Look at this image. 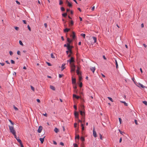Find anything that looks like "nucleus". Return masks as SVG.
Instances as JSON below:
<instances>
[{
    "instance_id": "obj_1",
    "label": "nucleus",
    "mask_w": 147,
    "mask_h": 147,
    "mask_svg": "<svg viewBox=\"0 0 147 147\" xmlns=\"http://www.w3.org/2000/svg\"><path fill=\"white\" fill-rule=\"evenodd\" d=\"M9 129L10 131L13 134L14 136V137L16 138V132L15 129H14V127L13 126H9Z\"/></svg>"
},
{
    "instance_id": "obj_2",
    "label": "nucleus",
    "mask_w": 147,
    "mask_h": 147,
    "mask_svg": "<svg viewBox=\"0 0 147 147\" xmlns=\"http://www.w3.org/2000/svg\"><path fill=\"white\" fill-rule=\"evenodd\" d=\"M67 61L69 63L70 65L74 64V63H73L75 62L74 59L73 57H71L70 59L68 60Z\"/></svg>"
},
{
    "instance_id": "obj_3",
    "label": "nucleus",
    "mask_w": 147,
    "mask_h": 147,
    "mask_svg": "<svg viewBox=\"0 0 147 147\" xmlns=\"http://www.w3.org/2000/svg\"><path fill=\"white\" fill-rule=\"evenodd\" d=\"M71 68V72H75V70L76 66L74 64H72L71 65H70Z\"/></svg>"
},
{
    "instance_id": "obj_4",
    "label": "nucleus",
    "mask_w": 147,
    "mask_h": 147,
    "mask_svg": "<svg viewBox=\"0 0 147 147\" xmlns=\"http://www.w3.org/2000/svg\"><path fill=\"white\" fill-rule=\"evenodd\" d=\"M136 85L138 87L142 88H145L146 87L141 83H135Z\"/></svg>"
},
{
    "instance_id": "obj_5",
    "label": "nucleus",
    "mask_w": 147,
    "mask_h": 147,
    "mask_svg": "<svg viewBox=\"0 0 147 147\" xmlns=\"http://www.w3.org/2000/svg\"><path fill=\"white\" fill-rule=\"evenodd\" d=\"M72 35H70V37H72V39L74 40L76 38L75 33L74 32L72 31Z\"/></svg>"
},
{
    "instance_id": "obj_6",
    "label": "nucleus",
    "mask_w": 147,
    "mask_h": 147,
    "mask_svg": "<svg viewBox=\"0 0 147 147\" xmlns=\"http://www.w3.org/2000/svg\"><path fill=\"white\" fill-rule=\"evenodd\" d=\"M93 135L95 138H96L97 137L96 133L94 127L93 129Z\"/></svg>"
},
{
    "instance_id": "obj_7",
    "label": "nucleus",
    "mask_w": 147,
    "mask_h": 147,
    "mask_svg": "<svg viewBox=\"0 0 147 147\" xmlns=\"http://www.w3.org/2000/svg\"><path fill=\"white\" fill-rule=\"evenodd\" d=\"M42 129V127L41 126H39L38 130V132L39 133H40L41 132Z\"/></svg>"
},
{
    "instance_id": "obj_8",
    "label": "nucleus",
    "mask_w": 147,
    "mask_h": 147,
    "mask_svg": "<svg viewBox=\"0 0 147 147\" xmlns=\"http://www.w3.org/2000/svg\"><path fill=\"white\" fill-rule=\"evenodd\" d=\"M67 49L68 51L71 50V48L70 47V45H69V43H67Z\"/></svg>"
},
{
    "instance_id": "obj_9",
    "label": "nucleus",
    "mask_w": 147,
    "mask_h": 147,
    "mask_svg": "<svg viewBox=\"0 0 147 147\" xmlns=\"http://www.w3.org/2000/svg\"><path fill=\"white\" fill-rule=\"evenodd\" d=\"M80 114L82 117H85V113L84 112L80 111Z\"/></svg>"
},
{
    "instance_id": "obj_10",
    "label": "nucleus",
    "mask_w": 147,
    "mask_h": 147,
    "mask_svg": "<svg viewBox=\"0 0 147 147\" xmlns=\"http://www.w3.org/2000/svg\"><path fill=\"white\" fill-rule=\"evenodd\" d=\"M70 30V29L65 28L63 30L64 32L65 33L67 32Z\"/></svg>"
},
{
    "instance_id": "obj_11",
    "label": "nucleus",
    "mask_w": 147,
    "mask_h": 147,
    "mask_svg": "<svg viewBox=\"0 0 147 147\" xmlns=\"http://www.w3.org/2000/svg\"><path fill=\"white\" fill-rule=\"evenodd\" d=\"M67 40L68 43H69L70 45V43L73 41V40H70L69 38H67Z\"/></svg>"
},
{
    "instance_id": "obj_12",
    "label": "nucleus",
    "mask_w": 147,
    "mask_h": 147,
    "mask_svg": "<svg viewBox=\"0 0 147 147\" xmlns=\"http://www.w3.org/2000/svg\"><path fill=\"white\" fill-rule=\"evenodd\" d=\"M79 83H82V82L81 81L82 80V77L81 76V75L79 76Z\"/></svg>"
},
{
    "instance_id": "obj_13",
    "label": "nucleus",
    "mask_w": 147,
    "mask_h": 147,
    "mask_svg": "<svg viewBox=\"0 0 147 147\" xmlns=\"http://www.w3.org/2000/svg\"><path fill=\"white\" fill-rule=\"evenodd\" d=\"M74 115L77 118H78V112H75L74 113Z\"/></svg>"
},
{
    "instance_id": "obj_14",
    "label": "nucleus",
    "mask_w": 147,
    "mask_h": 147,
    "mask_svg": "<svg viewBox=\"0 0 147 147\" xmlns=\"http://www.w3.org/2000/svg\"><path fill=\"white\" fill-rule=\"evenodd\" d=\"M90 70H91V71H92L93 73H94V71L95 70L96 68H95V67H91L90 68Z\"/></svg>"
},
{
    "instance_id": "obj_15",
    "label": "nucleus",
    "mask_w": 147,
    "mask_h": 147,
    "mask_svg": "<svg viewBox=\"0 0 147 147\" xmlns=\"http://www.w3.org/2000/svg\"><path fill=\"white\" fill-rule=\"evenodd\" d=\"M65 65V64H63L61 67V70H63L65 68V67H64V66Z\"/></svg>"
},
{
    "instance_id": "obj_16",
    "label": "nucleus",
    "mask_w": 147,
    "mask_h": 147,
    "mask_svg": "<svg viewBox=\"0 0 147 147\" xmlns=\"http://www.w3.org/2000/svg\"><path fill=\"white\" fill-rule=\"evenodd\" d=\"M74 23L73 21L71 20L70 21L69 25V26L71 25V26H73L74 25Z\"/></svg>"
},
{
    "instance_id": "obj_17",
    "label": "nucleus",
    "mask_w": 147,
    "mask_h": 147,
    "mask_svg": "<svg viewBox=\"0 0 147 147\" xmlns=\"http://www.w3.org/2000/svg\"><path fill=\"white\" fill-rule=\"evenodd\" d=\"M76 73L77 75H78L79 76L81 75V73L78 70H77Z\"/></svg>"
},
{
    "instance_id": "obj_18",
    "label": "nucleus",
    "mask_w": 147,
    "mask_h": 147,
    "mask_svg": "<svg viewBox=\"0 0 147 147\" xmlns=\"http://www.w3.org/2000/svg\"><path fill=\"white\" fill-rule=\"evenodd\" d=\"M72 83H76V79L75 78L72 77Z\"/></svg>"
},
{
    "instance_id": "obj_19",
    "label": "nucleus",
    "mask_w": 147,
    "mask_h": 147,
    "mask_svg": "<svg viewBox=\"0 0 147 147\" xmlns=\"http://www.w3.org/2000/svg\"><path fill=\"white\" fill-rule=\"evenodd\" d=\"M67 15V13H65L62 14V16L63 17L66 18Z\"/></svg>"
},
{
    "instance_id": "obj_20",
    "label": "nucleus",
    "mask_w": 147,
    "mask_h": 147,
    "mask_svg": "<svg viewBox=\"0 0 147 147\" xmlns=\"http://www.w3.org/2000/svg\"><path fill=\"white\" fill-rule=\"evenodd\" d=\"M45 137H44L43 138H40L39 139V140H40V141L41 143H42V144L43 143V142H44V138Z\"/></svg>"
},
{
    "instance_id": "obj_21",
    "label": "nucleus",
    "mask_w": 147,
    "mask_h": 147,
    "mask_svg": "<svg viewBox=\"0 0 147 147\" xmlns=\"http://www.w3.org/2000/svg\"><path fill=\"white\" fill-rule=\"evenodd\" d=\"M50 88L52 90H55V88L52 86H50Z\"/></svg>"
},
{
    "instance_id": "obj_22",
    "label": "nucleus",
    "mask_w": 147,
    "mask_h": 147,
    "mask_svg": "<svg viewBox=\"0 0 147 147\" xmlns=\"http://www.w3.org/2000/svg\"><path fill=\"white\" fill-rule=\"evenodd\" d=\"M115 64H116V68L117 69L118 68V65L117 61L116 59L115 60Z\"/></svg>"
},
{
    "instance_id": "obj_23",
    "label": "nucleus",
    "mask_w": 147,
    "mask_h": 147,
    "mask_svg": "<svg viewBox=\"0 0 147 147\" xmlns=\"http://www.w3.org/2000/svg\"><path fill=\"white\" fill-rule=\"evenodd\" d=\"M120 102L121 103H124V105L125 106H127L128 105L127 103H126L125 101H121Z\"/></svg>"
},
{
    "instance_id": "obj_24",
    "label": "nucleus",
    "mask_w": 147,
    "mask_h": 147,
    "mask_svg": "<svg viewBox=\"0 0 147 147\" xmlns=\"http://www.w3.org/2000/svg\"><path fill=\"white\" fill-rule=\"evenodd\" d=\"M54 131L56 133H57L59 131V130L58 129H57V128L55 127L54 130Z\"/></svg>"
},
{
    "instance_id": "obj_25",
    "label": "nucleus",
    "mask_w": 147,
    "mask_h": 147,
    "mask_svg": "<svg viewBox=\"0 0 147 147\" xmlns=\"http://www.w3.org/2000/svg\"><path fill=\"white\" fill-rule=\"evenodd\" d=\"M15 138L20 143H21L22 142L21 140L18 138H17L16 137Z\"/></svg>"
},
{
    "instance_id": "obj_26",
    "label": "nucleus",
    "mask_w": 147,
    "mask_h": 147,
    "mask_svg": "<svg viewBox=\"0 0 147 147\" xmlns=\"http://www.w3.org/2000/svg\"><path fill=\"white\" fill-rule=\"evenodd\" d=\"M73 96L74 97H75L77 99H79L80 98L79 96H77L76 95L74 94H73Z\"/></svg>"
},
{
    "instance_id": "obj_27",
    "label": "nucleus",
    "mask_w": 147,
    "mask_h": 147,
    "mask_svg": "<svg viewBox=\"0 0 147 147\" xmlns=\"http://www.w3.org/2000/svg\"><path fill=\"white\" fill-rule=\"evenodd\" d=\"M68 6L70 7H72V4L71 3H68Z\"/></svg>"
},
{
    "instance_id": "obj_28",
    "label": "nucleus",
    "mask_w": 147,
    "mask_h": 147,
    "mask_svg": "<svg viewBox=\"0 0 147 147\" xmlns=\"http://www.w3.org/2000/svg\"><path fill=\"white\" fill-rule=\"evenodd\" d=\"M93 38L94 40V43L96 42V38L95 37H93Z\"/></svg>"
},
{
    "instance_id": "obj_29",
    "label": "nucleus",
    "mask_w": 147,
    "mask_h": 147,
    "mask_svg": "<svg viewBox=\"0 0 147 147\" xmlns=\"http://www.w3.org/2000/svg\"><path fill=\"white\" fill-rule=\"evenodd\" d=\"M61 11H65V9L63 7H61Z\"/></svg>"
},
{
    "instance_id": "obj_30",
    "label": "nucleus",
    "mask_w": 147,
    "mask_h": 147,
    "mask_svg": "<svg viewBox=\"0 0 147 147\" xmlns=\"http://www.w3.org/2000/svg\"><path fill=\"white\" fill-rule=\"evenodd\" d=\"M63 1H62V0H59V5H61L63 3Z\"/></svg>"
},
{
    "instance_id": "obj_31",
    "label": "nucleus",
    "mask_w": 147,
    "mask_h": 147,
    "mask_svg": "<svg viewBox=\"0 0 147 147\" xmlns=\"http://www.w3.org/2000/svg\"><path fill=\"white\" fill-rule=\"evenodd\" d=\"M80 35L82 36L84 38H85L86 35L84 34H80Z\"/></svg>"
},
{
    "instance_id": "obj_32",
    "label": "nucleus",
    "mask_w": 147,
    "mask_h": 147,
    "mask_svg": "<svg viewBox=\"0 0 147 147\" xmlns=\"http://www.w3.org/2000/svg\"><path fill=\"white\" fill-rule=\"evenodd\" d=\"M19 43L20 45H21L23 46L24 45L22 41L20 40L19 41Z\"/></svg>"
},
{
    "instance_id": "obj_33",
    "label": "nucleus",
    "mask_w": 147,
    "mask_h": 147,
    "mask_svg": "<svg viewBox=\"0 0 147 147\" xmlns=\"http://www.w3.org/2000/svg\"><path fill=\"white\" fill-rule=\"evenodd\" d=\"M82 121L84 123L85 122V117H82Z\"/></svg>"
},
{
    "instance_id": "obj_34",
    "label": "nucleus",
    "mask_w": 147,
    "mask_h": 147,
    "mask_svg": "<svg viewBox=\"0 0 147 147\" xmlns=\"http://www.w3.org/2000/svg\"><path fill=\"white\" fill-rule=\"evenodd\" d=\"M108 98L110 100H111L112 102H113V99L112 98H111V97H108Z\"/></svg>"
},
{
    "instance_id": "obj_35",
    "label": "nucleus",
    "mask_w": 147,
    "mask_h": 147,
    "mask_svg": "<svg viewBox=\"0 0 147 147\" xmlns=\"http://www.w3.org/2000/svg\"><path fill=\"white\" fill-rule=\"evenodd\" d=\"M143 103L146 105H147V102L146 101H143Z\"/></svg>"
},
{
    "instance_id": "obj_36",
    "label": "nucleus",
    "mask_w": 147,
    "mask_h": 147,
    "mask_svg": "<svg viewBox=\"0 0 147 147\" xmlns=\"http://www.w3.org/2000/svg\"><path fill=\"white\" fill-rule=\"evenodd\" d=\"M51 57L52 58L55 59V58L53 53H51Z\"/></svg>"
},
{
    "instance_id": "obj_37",
    "label": "nucleus",
    "mask_w": 147,
    "mask_h": 147,
    "mask_svg": "<svg viewBox=\"0 0 147 147\" xmlns=\"http://www.w3.org/2000/svg\"><path fill=\"white\" fill-rule=\"evenodd\" d=\"M81 140L82 141H84L85 140V139L84 137H82L80 138Z\"/></svg>"
},
{
    "instance_id": "obj_38",
    "label": "nucleus",
    "mask_w": 147,
    "mask_h": 147,
    "mask_svg": "<svg viewBox=\"0 0 147 147\" xmlns=\"http://www.w3.org/2000/svg\"><path fill=\"white\" fill-rule=\"evenodd\" d=\"M13 108L14 109L16 110V111H18V109L15 106H13Z\"/></svg>"
},
{
    "instance_id": "obj_39",
    "label": "nucleus",
    "mask_w": 147,
    "mask_h": 147,
    "mask_svg": "<svg viewBox=\"0 0 147 147\" xmlns=\"http://www.w3.org/2000/svg\"><path fill=\"white\" fill-rule=\"evenodd\" d=\"M11 62L12 64H15V61H14L13 60H11Z\"/></svg>"
},
{
    "instance_id": "obj_40",
    "label": "nucleus",
    "mask_w": 147,
    "mask_h": 147,
    "mask_svg": "<svg viewBox=\"0 0 147 147\" xmlns=\"http://www.w3.org/2000/svg\"><path fill=\"white\" fill-rule=\"evenodd\" d=\"M46 63L49 66H51L52 65L50 63L47 62Z\"/></svg>"
},
{
    "instance_id": "obj_41",
    "label": "nucleus",
    "mask_w": 147,
    "mask_h": 147,
    "mask_svg": "<svg viewBox=\"0 0 147 147\" xmlns=\"http://www.w3.org/2000/svg\"><path fill=\"white\" fill-rule=\"evenodd\" d=\"M31 89L33 91H34V87H33L32 86H31Z\"/></svg>"
},
{
    "instance_id": "obj_42",
    "label": "nucleus",
    "mask_w": 147,
    "mask_h": 147,
    "mask_svg": "<svg viewBox=\"0 0 147 147\" xmlns=\"http://www.w3.org/2000/svg\"><path fill=\"white\" fill-rule=\"evenodd\" d=\"M119 131L120 133V134L122 135H123V134L125 133L124 132L121 131L120 129H119Z\"/></svg>"
},
{
    "instance_id": "obj_43",
    "label": "nucleus",
    "mask_w": 147,
    "mask_h": 147,
    "mask_svg": "<svg viewBox=\"0 0 147 147\" xmlns=\"http://www.w3.org/2000/svg\"><path fill=\"white\" fill-rule=\"evenodd\" d=\"M9 53L10 55L11 56V55H12L13 54V53L12 51H9Z\"/></svg>"
},
{
    "instance_id": "obj_44",
    "label": "nucleus",
    "mask_w": 147,
    "mask_h": 147,
    "mask_svg": "<svg viewBox=\"0 0 147 147\" xmlns=\"http://www.w3.org/2000/svg\"><path fill=\"white\" fill-rule=\"evenodd\" d=\"M27 27H28V29L30 31H31V28L30 27V26H29V25H28Z\"/></svg>"
},
{
    "instance_id": "obj_45",
    "label": "nucleus",
    "mask_w": 147,
    "mask_h": 147,
    "mask_svg": "<svg viewBox=\"0 0 147 147\" xmlns=\"http://www.w3.org/2000/svg\"><path fill=\"white\" fill-rule=\"evenodd\" d=\"M17 53L18 55H20V52L19 51H18L17 52Z\"/></svg>"
},
{
    "instance_id": "obj_46",
    "label": "nucleus",
    "mask_w": 147,
    "mask_h": 147,
    "mask_svg": "<svg viewBox=\"0 0 147 147\" xmlns=\"http://www.w3.org/2000/svg\"><path fill=\"white\" fill-rule=\"evenodd\" d=\"M15 29L17 30H18L19 29V28L18 27L16 26L15 27Z\"/></svg>"
},
{
    "instance_id": "obj_47",
    "label": "nucleus",
    "mask_w": 147,
    "mask_h": 147,
    "mask_svg": "<svg viewBox=\"0 0 147 147\" xmlns=\"http://www.w3.org/2000/svg\"><path fill=\"white\" fill-rule=\"evenodd\" d=\"M16 3L18 5H20V3L17 0H16Z\"/></svg>"
},
{
    "instance_id": "obj_48",
    "label": "nucleus",
    "mask_w": 147,
    "mask_h": 147,
    "mask_svg": "<svg viewBox=\"0 0 147 147\" xmlns=\"http://www.w3.org/2000/svg\"><path fill=\"white\" fill-rule=\"evenodd\" d=\"M79 136L78 135H77L75 137V139H79Z\"/></svg>"
},
{
    "instance_id": "obj_49",
    "label": "nucleus",
    "mask_w": 147,
    "mask_h": 147,
    "mask_svg": "<svg viewBox=\"0 0 147 147\" xmlns=\"http://www.w3.org/2000/svg\"><path fill=\"white\" fill-rule=\"evenodd\" d=\"M63 76V74H59V78H61Z\"/></svg>"
},
{
    "instance_id": "obj_50",
    "label": "nucleus",
    "mask_w": 147,
    "mask_h": 147,
    "mask_svg": "<svg viewBox=\"0 0 147 147\" xmlns=\"http://www.w3.org/2000/svg\"><path fill=\"white\" fill-rule=\"evenodd\" d=\"M73 87L74 89H76L77 87L75 84L73 85Z\"/></svg>"
},
{
    "instance_id": "obj_51",
    "label": "nucleus",
    "mask_w": 147,
    "mask_h": 147,
    "mask_svg": "<svg viewBox=\"0 0 147 147\" xmlns=\"http://www.w3.org/2000/svg\"><path fill=\"white\" fill-rule=\"evenodd\" d=\"M74 147H77L78 146V145L76 144H74Z\"/></svg>"
},
{
    "instance_id": "obj_52",
    "label": "nucleus",
    "mask_w": 147,
    "mask_h": 147,
    "mask_svg": "<svg viewBox=\"0 0 147 147\" xmlns=\"http://www.w3.org/2000/svg\"><path fill=\"white\" fill-rule=\"evenodd\" d=\"M81 107L83 111V110L84 109V106L83 105H82L81 106Z\"/></svg>"
},
{
    "instance_id": "obj_53",
    "label": "nucleus",
    "mask_w": 147,
    "mask_h": 147,
    "mask_svg": "<svg viewBox=\"0 0 147 147\" xmlns=\"http://www.w3.org/2000/svg\"><path fill=\"white\" fill-rule=\"evenodd\" d=\"M20 146L21 147H24L23 145L22 144V142H21V143H20Z\"/></svg>"
},
{
    "instance_id": "obj_54",
    "label": "nucleus",
    "mask_w": 147,
    "mask_h": 147,
    "mask_svg": "<svg viewBox=\"0 0 147 147\" xmlns=\"http://www.w3.org/2000/svg\"><path fill=\"white\" fill-rule=\"evenodd\" d=\"M22 21L23 22L24 24H27L25 20H23Z\"/></svg>"
},
{
    "instance_id": "obj_55",
    "label": "nucleus",
    "mask_w": 147,
    "mask_h": 147,
    "mask_svg": "<svg viewBox=\"0 0 147 147\" xmlns=\"http://www.w3.org/2000/svg\"><path fill=\"white\" fill-rule=\"evenodd\" d=\"M0 64L2 65V66H3L5 65V63H0Z\"/></svg>"
},
{
    "instance_id": "obj_56",
    "label": "nucleus",
    "mask_w": 147,
    "mask_h": 147,
    "mask_svg": "<svg viewBox=\"0 0 147 147\" xmlns=\"http://www.w3.org/2000/svg\"><path fill=\"white\" fill-rule=\"evenodd\" d=\"M132 80L133 82H134V83H136V82L135 81V79L134 78H132Z\"/></svg>"
},
{
    "instance_id": "obj_57",
    "label": "nucleus",
    "mask_w": 147,
    "mask_h": 147,
    "mask_svg": "<svg viewBox=\"0 0 147 147\" xmlns=\"http://www.w3.org/2000/svg\"><path fill=\"white\" fill-rule=\"evenodd\" d=\"M100 139L101 140H102V135L100 134Z\"/></svg>"
},
{
    "instance_id": "obj_58",
    "label": "nucleus",
    "mask_w": 147,
    "mask_h": 147,
    "mask_svg": "<svg viewBox=\"0 0 147 147\" xmlns=\"http://www.w3.org/2000/svg\"><path fill=\"white\" fill-rule=\"evenodd\" d=\"M77 124L76 123H75L74 124V127H77Z\"/></svg>"
},
{
    "instance_id": "obj_59",
    "label": "nucleus",
    "mask_w": 147,
    "mask_h": 147,
    "mask_svg": "<svg viewBox=\"0 0 147 147\" xmlns=\"http://www.w3.org/2000/svg\"><path fill=\"white\" fill-rule=\"evenodd\" d=\"M36 101H37V102H38V103H40V100L39 99H36Z\"/></svg>"
},
{
    "instance_id": "obj_60",
    "label": "nucleus",
    "mask_w": 147,
    "mask_h": 147,
    "mask_svg": "<svg viewBox=\"0 0 147 147\" xmlns=\"http://www.w3.org/2000/svg\"><path fill=\"white\" fill-rule=\"evenodd\" d=\"M82 83H80L79 86L80 87H82Z\"/></svg>"
},
{
    "instance_id": "obj_61",
    "label": "nucleus",
    "mask_w": 147,
    "mask_h": 147,
    "mask_svg": "<svg viewBox=\"0 0 147 147\" xmlns=\"http://www.w3.org/2000/svg\"><path fill=\"white\" fill-rule=\"evenodd\" d=\"M122 141V138L121 137L120 139V140H119V143H121V141Z\"/></svg>"
},
{
    "instance_id": "obj_62",
    "label": "nucleus",
    "mask_w": 147,
    "mask_h": 147,
    "mask_svg": "<svg viewBox=\"0 0 147 147\" xmlns=\"http://www.w3.org/2000/svg\"><path fill=\"white\" fill-rule=\"evenodd\" d=\"M60 144L62 146H64V143H63L62 142H60Z\"/></svg>"
},
{
    "instance_id": "obj_63",
    "label": "nucleus",
    "mask_w": 147,
    "mask_h": 147,
    "mask_svg": "<svg viewBox=\"0 0 147 147\" xmlns=\"http://www.w3.org/2000/svg\"><path fill=\"white\" fill-rule=\"evenodd\" d=\"M94 9V6L91 9V10L92 11H93Z\"/></svg>"
},
{
    "instance_id": "obj_64",
    "label": "nucleus",
    "mask_w": 147,
    "mask_h": 147,
    "mask_svg": "<svg viewBox=\"0 0 147 147\" xmlns=\"http://www.w3.org/2000/svg\"><path fill=\"white\" fill-rule=\"evenodd\" d=\"M53 144L55 145H56L57 144V142L55 141H53Z\"/></svg>"
}]
</instances>
